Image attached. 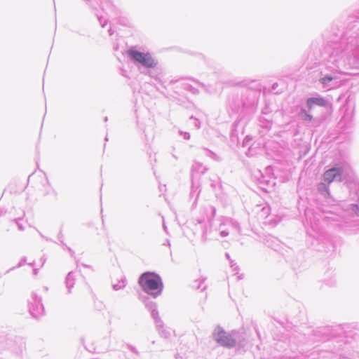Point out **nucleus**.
<instances>
[{"label":"nucleus","mask_w":359,"mask_h":359,"mask_svg":"<svg viewBox=\"0 0 359 359\" xmlns=\"http://www.w3.org/2000/svg\"><path fill=\"white\" fill-rule=\"evenodd\" d=\"M215 338L216 341L222 346H231L235 344L234 340L222 331H219L216 333L215 334Z\"/></svg>","instance_id":"nucleus-4"},{"label":"nucleus","mask_w":359,"mask_h":359,"mask_svg":"<svg viewBox=\"0 0 359 359\" xmlns=\"http://www.w3.org/2000/svg\"><path fill=\"white\" fill-rule=\"evenodd\" d=\"M342 174V168H333L326 170L323 174V180L328 184L332 183L337 177Z\"/></svg>","instance_id":"nucleus-3"},{"label":"nucleus","mask_w":359,"mask_h":359,"mask_svg":"<svg viewBox=\"0 0 359 359\" xmlns=\"http://www.w3.org/2000/svg\"><path fill=\"white\" fill-rule=\"evenodd\" d=\"M128 55L135 61L147 67H152L155 65V61L148 53H142L135 50H129Z\"/></svg>","instance_id":"nucleus-2"},{"label":"nucleus","mask_w":359,"mask_h":359,"mask_svg":"<svg viewBox=\"0 0 359 359\" xmlns=\"http://www.w3.org/2000/svg\"><path fill=\"white\" fill-rule=\"evenodd\" d=\"M139 284L144 291L154 296L159 294L162 291L161 279L154 273H143L139 279Z\"/></svg>","instance_id":"nucleus-1"},{"label":"nucleus","mask_w":359,"mask_h":359,"mask_svg":"<svg viewBox=\"0 0 359 359\" xmlns=\"http://www.w3.org/2000/svg\"><path fill=\"white\" fill-rule=\"evenodd\" d=\"M332 81V77L327 76L320 79V82L323 84H327V83Z\"/></svg>","instance_id":"nucleus-6"},{"label":"nucleus","mask_w":359,"mask_h":359,"mask_svg":"<svg viewBox=\"0 0 359 359\" xmlns=\"http://www.w3.org/2000/svg\"><path fill=\"white\" fill-rule=\"evenodd\" d=\"M304 121H310L312 120V116L307 114L305 111H304Z\"/></svg>","instance_id":"nucleus-7"},{"label":"nucleus","mask_w":359,"mask_h":359,"mask_svg":"<svg viewBox=\"0 0 359 359\" xmlns=\"http://www.w3.org/2000/svg\"><path fill=\"white\" fill-rule=\"evenodd\" d=\"M306 104L309 109H312L315 106L326 107L327 101L323 97H311L306 100Z\"/></svg>","instance_id":"nucleus-5"}]
</instances>
